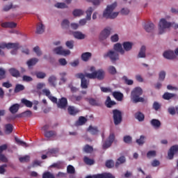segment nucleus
<instances>
[{
	"label": "nucleus",
	"mask_w": 178,
	"mask_h": 178,
	"mask_svg": "<svg viewBox=\"0 0 178 178\" xmlns=\"http://www.w3.org/2000/svg\"><path fill=\"white\" fill-rule=\"evenodd\" d=\"M90 72H92V73L85 74L86 77L88 79L93 80L95 79H97V80H104L105 77V71H104L102 69L96 71L95 67H90Z\"/></svg>",
	"instance_id": "f257e3e1"
},
{
	"label": "nucleus",
	"mask_w": 178,
	"mask_h": 178,
	"mask_svg": "<svg viewBox=\"0 0 178 178\" xmlns=\"http://www.w3.org/2000/svg\"><path fill=\"white\" fill-rule=\"evenodd\" d=\"M172 27L175 30L178 29V24L175 22H168L165 19H161L159 23V33L163 34L165 33L166 29H169Z\"/></svg>",
	"instance_id": "f03ea898"
},
{
	"label": "nucleus",
	"mask_w": 178,
	"mask_h": 178,
	"mask_svg": "<svg viewBox=\"0 0 178 178\" xmlns=\"http://www.w3.org/2000/svg\"><path fill=\"white\" fill-rule=\"evenodd\" d=\"M117 6L118 3L116 2L112 3L110 6H107L106 10L103 13L104 17H106V19H115V17H118L119 13H113Z\"/></svg>",
	"instance_id": "7ed1b4c3"
},
{
	"label": "nucleus",
	"mask_w": 178,
	"mask_h": 178,
	"mask_svg": "<svg viewBox=\"0 0 178 178\" xmlns=\"http://www.w3.org/2000/svg\"><path fill=\"white\" fill-rule=\"evenodd\" d=\"M143 95V89L140 87L135 88L131 92V99L134 104L138 102H144L145 100L143 97L140 96Z\"/></svg>",
	"instance_id": "20e7f679"
},
{
	"label": "nucleus",
	"mask_w": 178,
	"mask_h": 178,
	"mask_svg": "<svg viewBox=\"0 0 178 178\" xmlns=\"http://www.w3.org/2000/svg\"><path fill=\"white\" fill-rule=\"evenodd\" d=\"M103 56L105 58H109L110 60H111L113 63H115L116 60H119V53L113 50H109L105 53Z\"/></svg>",
	"instance_id": "39448f33"
},
{
	"label": "nucleus",
	"mask_w": 178,
	"mask_h": 178,
	"mask_svg": "<svg viewBox=\"0 0 178 178\" xmlns=\"http://www.w3.org/2000/svg\"><path fill=\"white\" fill-rule=\"evenodd\" d=\"M113 119L114 124H115V126H118V124H120L122 120V111L118 109L113 110Z\"/></svg>",
	"instance_id": "423d86ee"
},
{
	"label": "nucleus",
	"mask_w": 178,
	"mask_h": 178,
	"mask_svg": "<svg viewBox=\"0 0 178 178\" xmlns=\"http://www.w3.org/2000/svg\"><path fill=\"white\" fill-rule=\"evenodd\" d=\"M76 77H77V79H81V88H88V84H90V81L86 79V74L83 73L76 74Z\"/></svg>",
	"instance_id": "0eeeda50"
},
{
	"label": "nucleus",
	"mask_w": 178,
	"mask_h": 178,
	"mask_svg": "<svg viewBox=\"0 0 178 178\" xmlns=\"http://www.w3.org/2000/svg\"><path fill=\"white\" fill-rule=\"evenodd\" d=\"M92 12H94V8H92V7H89L86 11V18L82 19L79 21V24L81 26H84L87 23V20H91V15H92Z\"/></svg>",
	"instance_id": "6e6552de"
},
{
	"label": "nucleus",
	"mask_w": 178,
	"mask_h": 178,
	"mask_svg": "<svg viewBox=\"0 0 178 178\" xmlns=\"http://www.w3.org/2000/svg\"><path fill=\"white\" fill-rule=\"evenodd\" d=\"M53 51L54 54H56V55H62L63 56H67V55H70V50L63 49L62 46L54 49Z\"/></svg>",
	"instance_id": "1a4fd4ad"
},
{
	"label": "nucleus",
	"mask_w": 178,
	"mask_h": 178,
	"mask_svg": "<svg viewBox=\"0 0 178 178\" xmlns=\"http://www.w3.org/2000/svg\"><path fill=\"white\" fill-rule=\"evenodd\" d=\"M86 178H115V176H113V175L109 172H104L102 174H97L92 176L88 175Z\"/></svg>",
	"instance_id": "9d476101"
},
{
	"label": "nucleus",
	"mask_w": 178,
	"mask_h": 178,
	"mask_svg": "<svg viewBox=\"0 0 178 178\" xmlns=\"http://www.w3.org/2000/svg\"><path fill=\"white\" fill-rule=\"evenodd\" d=\"M57 106L60 109H66L67 108V99L66 97H61L57 102Z\"/></svg>",
	"instance_id": "9b49d317"
},
{
	"label": "nucleus",
	"mask_w": 178,
	"mask_h": 178,
	"mask_svg": "<svg viewBox=\"0 0 178 178\" xmlns=\"http://www.w3.org/2000/svg\"><path fill=\"white\" fill-rule=\"evenodd\" d=\"M178 152V145H172L168 153V159H173L175 156V154H177Z\"/></svg>",
	"instance_id": "f8f14e48"
},
{
	"label": "nucleus",
	"mask_w": 178,
	"mask_h": 178,
	"mask_svg": "<svg viewBox=\"0 0 178 178\" xmlns=\"http://www.w3.org/2000/svg\"><path fill=\"white\" fill-rule=\"evenodd\" d=\"M113 49L115 52L120 54V55H124V49H123V44L120 43H116L114 44Z\"/></svg>",
	"instance_id": "ddd939ff"
},
{
	"label": "nucleus",
	"mask_w": 178,
	"mask_h": 178,
	"mask_svg": "<svg viewBox=\"0 0 178 178\" xmlns=\"http://www.w3.org/2000/svg\"><path fill=\"white\" fill-rule=\"evenodd\" d=\"M15 44H12L11 43H1L0 44V55L1 56H5V51L2 49H5V48L9 49L12 48V46Z\"/></svg>",
	"instance_id": "4468645a"
},
{
	"label": "nucleus",
	"mask_w": 178,
	"mask_h": 178,
	"mask_svg": "<svg viewBox=\"0 0 178 178\" xmlns=\"http://www.w3.org/2000/svg\"><path fill=\"white\" fill-rule=\"evenodd\" d=\"M163 56L165 58V59H175V58H176V54H175V52H173V51H164Z\"/></svg>",
	"instance_id": "2eb2a0df"
},
{
	"label": "nucleus",
	"mask_w": 178,
	"mask_h": 178,
	"mask_svg": "<svg viewBox=\"0 0 178 178\" xmlns=\"http://www.w3.org/2000/svg\"><path fill=\"white\" fill-rule=\"evenodd\" d=\"M111 35V29H104L100 33V40H106Z\"/></svg>",
	"instance_id": "dca6fc26"
},
{
	"label": "nucleus",
	"mask_w": 178,
	"mask_h": 178,
	"mask_svg": "<svg viewBox=\"0 0 178 178\" xmlns=\"http://www.w3.org/2000/svg\"><path fill=\"white\" fill-rule=\"evenodd\" d=\"M123 49L125 52H129V51H131L133 48V42H124L122 43Z\"/></svg>",
	"instance_id": "f3484780"
},
{
	"label": "nucleus",
	"mask_w": 178,
	"mask_h": 178,
	"mask_svg": "<svg viewBox=\"0 0 178 178\" xmlns=\"http://www.w3.org/2000/svg\"><path fill=\"white\" fill-rule=\"evenodd\" d=\"M67 111H68V113L72 116H76V115H77V113L80 112V111H79V109L74 107V106H68Z\"/></svg>",
	"instance_id": "a211bd4d"
},
{
	"label": "nucleus",
	"mask_w": 178,
	"mask_h": 178,
	"mask_svg": "<svg viewBox=\"0 0 178 178\" xmlns=\"http://www.w3.org/2000/svg\"><path fill=\"white\" fill-rule=\"evenodd\" d=\"M8 72L13 77H20V72H19V70L15 67L10 68Z\"/></svg>",
	"instance_id": "6ab92c4d"
},
{
	"label": "nucleus",
	"mask_w": 178,
	"mask_h": 178,
	"mask_svg": "<svg viewBox=\"0 0 178 178\" xmlns=\"http://www.w3.org/2000/svg\"><path fill=\"white\" fill-rule=\"evenodd\" d=\"M19 108H20V105L19 104H15L9 108V111L10 113H12L13 115H15V113H17Z\"/></svg>",
	"instance_id": "aec40b11"
},
{
	"label": "nucleus",
	"mask_w": 178,
	"mask_h": 178,
	"mask_svg": "<svg viewBox=\"0 0 178 178\" xmlns=\"http://www.w3.org/2000/svg\"><path fill=\"white\" fill-rule=\"evenodd\" d=\"M88 131L90 133L92 136H97L98 133H99V130H98L97 127H92V125H90L88 128Z\"/></svg>",
	"instance_id": "412c9836"
},
{
	"label": "nucleus",
	"mask_w": 178,
	"mask_h": 178,
	"mask_svg": "<svg viewBox=\"0 0 178 178\" xmlns=\"http://www.w3.org/2000/svg\"><path fill=\"white\" fill-rule=\"evenodd\" d=\"M45 31V26L42 23L39 22L37 25L36 33L37 34H42Z\"/></svg>",
	"instance_id": "4be33fe9"
},
{
	"label": "nucleus",
	"mask_w": 178,
	"mask_h": 178,
	"mask_svg": "<svg viewBox=\"0 0 178 178\" xmlns=\"http://www.w3.org/2000/svg\"><path fill=\"white\" fill-rule=\"evenodd\" d=\"M92 54L90 52H85L81 54V59L83 62H88L91 59Z\"/></svg>",
	"instance_id": "5701e85b"
},
{
	"label": "nucleus",
	"mask_w": 178,
	"mask_h": 178,
	"mask_svg": "<svg viewBox=\"0 0 178 178\" xmlns=\"http://www.w3.org/2000/svg\"><path fill=\"white\" fill-rule=\"evenodd\" d=\"M144 29L147 33H151L155 29V25L152 22H149L145 25Z\"/></svg>",
	"instance_id": "b1692460"
},
{
	"label": "nucleus",
	"mask_w": 178,
	"mask_h": 178,
	"mask_svg": "<svg viewBox=\"0 0 178 178\" xmlns=\"http://www.w3.org/2000/svg\"><path fill=\"white\" fill-rule=\"evenodd\" d=\"M69 99H70V101H72V102H80V101L83 99V97L81 95L77 96L72 95L69 97Z\"/></svg>",
	"instance_id": "393cba45"
},
{
	"label": "nucleus",
	"mask_w": 178,
	"mask_h": 178,
	"mask_svg": "<svg viewBox=\"0 0 178 178\" xmlns=\"http://www.w3.org/2000/svg\"><path fill=\"white\" fill-rule=\"evenodd\" d=\"M150 124L154 127V129H159V127H161V121L156 119H153L150 121Z\"/></svg>",
	"instance_id": "a878e982"
},
{
	"label": "nucleus",
	"mask_w": 178,
	"mask_h": 178,
	"mask_svg": "<svg viewBox=\"0 0 178 178\" xmlns=\"http://www.w3.org/2000/svg\"><path fill=\"white\" fill-rule=\"evenodd\" d=\"M8 44H12L13 46L12 47H10L8 49H12L11 51V54L12 55H16L17 54V49H19V44L17 43H8Z\"/></svg>",
	"instance_id": "bb28decb"
},
{
	"label": "nucleus",
	"mask_w": 178,
	"mask_h": 178,
	"mask_svg": "<svg viewBox=\"0 0 178 178\" xmlns=\"http://www.w3.org/2000/svg\"><path fill=\"white\" fill-rule=\"evenodd\" d=\"M113 97H114L117 101H123V93L120 92H113Z\"/></svg>",
	"instance_id": "cd10ccee"
},
{
	"label": "nucleus",
	"mask_w": 178,
	"mask_h": 178,
	"mask_svg": "<svg viewBox=\"0 0 178 178\" xmlns=\"http://www.w3.org/2000/svg\"><path fill=\"white\" fill-rule=\"evenodd\" d=\"M175 97H176V94L175 93H170V92H165L163 95V99H165L167 101H169V99H172V98H175Z\"/></svg>",
	"instance_id": "c85d7f7f"
},
{
	"label": "nucleus",
	"mask_w": 178,
	"mask_h": 178,
	"mask_svg": "<svg viewBox=\"0 0 178 178\" xmlns=\"http://www.w3.org/2000/svg\"><path fill=\"white\" fill-rule=\"evenodd\" d=\"M73 35L74 38H77V40H84V38H86V35L79 31L73 32Z\"/></svg>",
	"instance_id": "c756f323"
},
{
	"label": "nucleus",
	"mask_w": 178,
	"mask_h": 178,
	"mask_svg": "<svg viewBox=\"0 0 178 178\" xmlns=\"http://www.w3.org/2000/svg\"><path fill=\"white\" fill-rule=\"evenodd\" d=\"M135 118L138 122H144V119H145V116L140 111L135 114Z\"/></svg>",
	"instance_id": "7c9ffc66"
},
{
	"label": "nucleus",
	"mask_w": 178,
	"mask_h": 178,
	"mask_svg": "<svg viewBox=\"0 0 178 178\" xmlns=\"http://www.w3.org/2000/svg\"><path fill=\"white\" fill-rule=\"evenodd\" d=\"M86 100L88 101L90 105H92V106H99V105H101L99 102L94 98H88Z\"/></svg>",
	"instance_id": "2f4dec72"
},
{
	"label": "nucleus",
	"mask_w": 178,
	"mask_h": 178,
	"mask_svg": "<svg viewBox=\"0 0 178 178\" xmlns=\"http://www.w3.org/2000/svg\"><path fill=\"white\" fill-rule=\"evenodd\" d=\"M38 63V58H31L30 60H29L26 62V64L30 67L31 66H34L35 65H37Z\"/></svg>",
	"instance_id": "473e14b6"
},
{
	"label": "nucleus",
	"mask_w": 178,
	"mask_h": 178,
	"mask_svg": "<svg viewBox=\"0 0 178 178\" xmlns=\"http://www.w3.org/2000/svg\"><path fill=\"white\" fill-rule=\"evenodd\" d=\"M21 102L22 104L25 105L26 108H33V102H30L27 99H22Z\"/></svg>",
	"instance_id": "72a5a7b5"
},
{
	"label": "nucleus",
	"mask_w": 178,
	"mask_h": 178,
	"mask_svg": "<svg viewBox=\"0 0 178 178\" xmlns=\"http://www.w3.org/2000/svg\"><path fill=\"white\" fill-rule=\"evenodd\" d=\"M124 162H126V157L124 156H120L115 163V168H119V165L124 163Z\"/></svg>",
	"instance_id": "f704fd0d"
},
{
	"label": "nucleus",
	"mask_w": 178,
	"mask_h": 178,
	"mask_svg": "<svg viewBox=\"0 0 178 178\" xmlns=\"http://www.w3.org/2000/svg\"><path fill=\"white\" fill-rule=\"evenodd\" d=\"M48 82H49V84H50V86H52V87H55V86H56V84L55 83H56V76L54 75L49 76L48 79Z\"/></svg>",
	"instance_id": "c9c22d12"
},
{
	"label": "nucleus",
	"mask_w": 178,
	"mask_h": 178,
	"mask_svg": "<svg viewBox=\"0 0 178 178\" xmlns=\"http://www.w3.org/2000/svg\"><path fill=\"white\" fill-rule=\"evenodd\" d=\"M72 15H74V16H75V17L83 16V15H84V11L83 10H80V9H75L72 12Z\"/></svg>",
	"instance_id": "e433bc0d"
},
{
	"label": "nucleus",
	"mask_w": 178,
	"mask_h": 178,
	"mask_svg": "<svg viewBox=\"0 0 178 178\" xmlns=\"http://www.w3.org/2000/svg\"><path fill=\"white\" fill-rule=\"evenodd\" d=\"M19 161L21 163H27V162H30V156L26 155L22 157H19Z\"/></svg>",
	"instance_id": "4c0bfd02"
},
{
	"label": "nucleus",
	"mask_w": 178,
	"mask_h": 178,
	"mask_svg": "<svg viewBox=\"0 0 178 178\" xmlns=\"http://www.w3.org/2000/svg\"><path fill=\"white\" fill-rule=\"evenodd\" d=\"M6 127V134H10L13 131V125L12 124H7Z\"/></svg>",
	"instance_id": "58836bf2"
},
{
	"label": "nucleus",
	"mask_w": 178,
	"mask_h": 178,
	"mask_svg": "<svg viewBox=\"0 0 178 178\" xmlns=\"http://www.w3.org/2000/svg\"><path fill=\"white\" fill-rule=\"evenodd\" d=\"M145 46H142L138 54V58H145Z\"/></svg>",
	"instance_id": "ea45409f"
},
{
	"label": "nucleus",
	"mask_w": 178,
	"mask_h": 178,
	"mask_svg": "<svg viewBox=\"0 0 178 178\" xmlns=\"http://www.w3.org/2000/svg\"><path fill=\"white\" fill-rule=\"evenodd\" d=\"M54 136H56V131H47L44 132V137H47V138H51Z\"/></svg>",
	"instance_id": "a19ab883"
},
{
	"label": "nucleus",
	"mask_w": 178,
	"mask_h": 178,
	"mask_svg": "<svg viewBox=\"0 0 178 178\" xmlns=\"http://www.w3.org/2000/svg\"><path fill=\"white\" fill-rule=\"evenodd\" d=\"M86 122H87V118L83 116L79 117L78 121L76 122L79 126H83V124H86Z\"/></svg>",
	"instance_id": "79ce46f5"
},
{
	"label": "nucleus",
	"mask_w": 178,
	"mask_h": 178,
	"mask_svg": "<svg viewBox=\"0 0 178 178\" xmlns=\"http://www.w3.org/2000/svg\"><path fill=\"white\" fill-rule=\"evenodd\" d=\"M83 151L86 154H91V152H92V151H94V148H92V147L90 146V145H86L83 147Z\"/></svg>",
	"instance_id": "37998d69"
},
{
	"label": "nucleus",
	"mask_w": 178,
	"mask_h": 178,
	"mask_svg": "<svg viewBox=\"0 0 178 178\" xmlns=\"http://www.w3.org/2000/svg\"><path fill=\"white\" fill-rule=\"evenodd\" d=\"M15 140L17 143L18 145H22V147H29V145L24 141H22V140L19 139V138L15 137Z\"/></svg>",
	"instance_id": "c03bdc74"
},
{
	"label": "nucleus",
	"mask_w": 178,
	"mask_h": 178,
	"mask_svg": "<svg viewBox=\"0 0 178 178\" xmlns=\"http://www.w3.org/2000/svg\"><path fill=\"white\" fill-rule=\"evenodd\" d=\"M83 161L86 165H94V163H95V161H94V159H91L87 156H85L83 158Z\"/></svg>",
	"instance_id": "a18cd8bd"
},
{
	"label": "nucleus",
	"mask_w": 178,
	"mask_h": 178,
	"mask_svg": "<svg viewBox=\"0 0 178 178\" xmlns=\"http://www.w3.org/2000/svg\"><path fill=\"white\" fill-rule=\"evenodd\" d=\"M155 156H156V151L155 150H150L147 153V158H148V159L155 158Z\"/></svg>",
	"instance_id": "49530a36"
},
{
	"label": "nucleus",
	"mask_w": 178,
	"mask_h": 178,
	"mask_svg": "<svg viewBox=\"0 0 178 178\" xmlns=\"http://www.w3.org/2000/svg\"><path fill=\"white\" fill-rule=\"evenodd\" d=\"M122 80H124V83L127 86H133V84H134V81L131 79H129L126 76L122 77Z\"/></svg>",
	"instance_id": "de8ad7c7"
},
{
	"label": "nucleus",
	"mask_w": 178,
	"mask_h": 178,
	"mask_svg": "<svg viewBox=\"0 0 178 178\" xmlns=\"http://www.w3.org/2000/svg\"><path fill=\"white\" fill-rule=\"evenodd\" d=\"M108 72L110 73V74L115 75L118 73V71L116 70V67H115L113 65H110L108 67Z\"/></svg>",
	"instance_id": "09e8293b"
},
{
	"label": "nucleus",
	"mask_w": 178,
	"mask_h": 178,
	"mask_svg": "<svg viewBox=\"0 0 178 178\" xmlns=\"http://www.w3.org/2000/svg\"><path fill=\"white\" fill-rule=\"evenodd\" d=\"M67 172L70 175H74V173H76V170L74 169V167H73V165H69L67 167Z\"/></svg>",
	"instance_id": "8fccbe9b"
},
{
	"label": "nucleus",
	"mask_w": 178,
	"mask_h": 178,
	"mask_svg": "<svg viewBox=\"0 0 178 178\" xmlns=\"http://www.w3.org/2000/svg\"><path fill=\"white\" fill-rule=\"evenodd\" d=\"M65 45L67 48H69V49H73L74 47V40H68L65 42Z\"/></svg>",
	"instance_id": "3c124183"
},
{
	"label": "nucleus",
	"mask_w": 178,
	"mask_h": 178,
	"mask_svg": "<svg viewBox=\"0 0 178 178\" xmlns=\"http://www.w3.org/2000/svg\"><path fill=\"white\" fill-rule=\"evenodd\" d=\"M42 178H55V175L51 172H45L42 174Z\"/></svg>",
	"instance_id": "603ef678"
},
{
	"label": "nucleus",
	"mask_w": 178,
	"mask_h": 178,
	"mask_svg": "<svg viewBox=\"0 0 178 178\" xmlns=\"http://www.w3.org/2000/svg\"><path fill=\"white\" fill-rule=\"evenodd\" d=\"M6 79V71L3 68L0 67V80Z\"/></svg>",
	"instance_id": "864d4df0"
},
{
	"label": "nucleus",
	"mask_w": 178,
	"mask_h": 178,
	"mask_svg": "<svg viewBox=\"0 0 178 178\" xmlns=\"http://www.w3.org/2000/svg\"><path fill=\"white\" fill-rule=\"evenodd\" d=\"M55 7L58 8V9H66L67 5L65 3H57L55 4Z\"/></svg>",
	"instance_id": "5fc2aeb1"
},
{
	"label": "nucleus",
	"mask_w": 178,
	"mask_h": 178,
	"mask_svg": "<svg viewBox=\"0 0 178 178\" xmlns=\"http://www.w3.org/2000/svg\"><path fill=\"white\" fill-rule=\"evenodd\" d=\"M24 90V86L22 84H17L15 88V92H20Z\"/></svg>",
	"instance_id": "6e6d98bb"
},
{
	"label": "nucleus",
	"mask_w": 178,
	"mask_h": 178,
	"mask_svg": "<svg viewBox=\"0 0 178 178\" xmlns=\"http://www.w3.org/2000/svg\"><path fill=\"white\" fill-rule=\"evenodd\" d=\"M70 24V22H69V20L64 19L61 23V27L63 29H69V26Z\"/></svg>",
	"instance_id": "4d7b16f0"
},
{
	"label": "nucleus",
	"mask_w": 178,
	"mask_h": 178,
	"mask_svg": "<svg viewBox=\"0 0 178 178\" xmlns=\"http://www.w3.org/2000/svg\"><path fill=\"white\" fill-rule=\"evenodd\" d=\"M33 51L36 54L37 56H41V55H42V51L38 46H36L33 48Z\"/></svg>",
	"instance_id": "13d9d810"
},
{
	"label": "nucleus",
	"mask_w": 178,
	"mask_h": 178,
	"mask_svg": "<svg viewBox=\"0 0 178 178\" xmlns=\"http://www.w3.org/2000/svg\"><path fill=\"white\" fill-rule=\"evenodd\" d=\"M35 76L38 79H45L47 74L42 72H38L35 73Z\"/></svg>",
	"instance_id": "bf43d9fd"
},
{
	"label": "nucleus",
	"mask_w": 178,
	"mask_h": 178,
	"mask_svg": "<svg viewBox=\"0 0 178 178\" xmlns=\"http://www.w3.org/2000/svg\"><path fill=\"white\" fill-rule=\"evenodd\" d=\"M24 118H31L33 116V112L30 110L24 111L23 113Z\"/></svg>",
	"instance_id": "052dcab7"
},
{
	"label": "nucleus",
	"mask_w": 178,
	"mask_h": 178,
	"mask_svg": "<svg viewBox=\"0 0 178 178\" xmlns=\"http://www.w3.org/2000/svg\"><path fill=\"white\" fill-rule=\"evenodd\" d=\"M145 138V136H140V138L136 140L137 144H138V145H143L144 143H145V141H144Z\"/></svg>",
	"instance_id": "680f3d73"
},
{
	"label": "nucleus",
	"mask_w": 178,
	"mask_h": 178,
	"mask_svg": "<svg viewBox=\"0 0 178 178\" xmlns=\"http://www.w3.org/2000/svg\"><path fill=\"white\" fill-rule=\"evenodd\" d=\"M106 166L108 168H113L115 166V162L113 161V160H108L106 162Z\"/></svg>",
	"instance_id": "e2e57ef3"
},
{
	"label": "nucleus",
	"mask_w": 178,
	"mask_h": 178,
	"mask_svg": "<svg viewBox=\"0 0 178 178\" xmlns=\"http://www.w3.org/2000/svg\"><path fill=\"white\" fill-rule=\"evenodd\" d=\"M112 145V143H111L109 140H106L102 145L103 149H107V148H109Z\"/></svg>",
	"instance_id": "0e129e2a"
},
{
	"label": "nucleus",
	"mask_w": 178,
	"mask_h": 178,
	"mask_svg": "<svg viewBox=\"0 0 178 178\" xmlns=\"http://www.w3.org/2000/svg\"><path fill=\"white\" fill-rule=\"evenodd\" d=\"M23 81H26V83H29L30 81H33V78L30 76L24 75L22 76Z\"/></svg>",
	"instance_id": "69168bd1"
},
{
	"label": "nucleus",
	"mask_w": 178,
	"mask_h": 178,
	"mask_svg": "<svg viewBox=\"0 0 178 178\" xmlns=\"http://www.w3.org/2000/svg\"><path fill=\"white\" fill-rule=\"evenodd\" d=\"M131 140H132L131 136H124L123 141L126 144H130V143H131Z\"/></svg>",
	"instance_id": "338daca9"
},
{
	"label": "nucleus",
	"mask_w": 178,
	"mask_h": 178,
	"mask_svg": "<svg viewBox=\"0 0 178 178\" xmlns=\"http://www.w3.org/2000/svg\"><path fill=\"white\" fill-rule=\"evenodd\" d=\"M168 111L170 115H172V116L176 115V112H177L176 111V107H170L168 108Z\"/></svg>",
	"instance_id": "774afa93"
}]
</instances>
